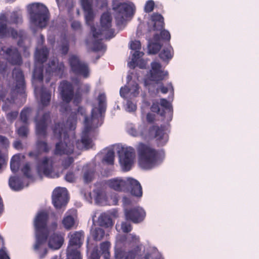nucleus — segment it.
<instances>
[{
    "instance_id": "1",
    "label": "nucleus",
    "mask_w": 259,
    "mask_h": 259,
    "mask_svg": "<svg viewBox=\"0 0 259 259\" xmlns=\"http://www.w3.org/2000/svg\"><path fill=\"white\" fill-rule=\"evenodd\" d=\"M98 107H94L92 110L91 119H88L85 115V111L82 107H79L77 111L74 110L72 112L71 117L67 122V125L69 126L70 130L75 128L76 119L82 117L84 121V128L82 132L81 141L76 143V147L79 149L83 148L88 149L92 146V141L89 136L92 131L96 127L101 125V116L103 112L105 111L106 103L105 96L103 94H100L98 98Z\"/></svg>"
},
{
    "instance_id": "2",
    "label": "nucleus",
    "mask_w": 259,
    "mask_h": 259,
    "mask_svg": "<svg viewBox=\"0 0 259 259\" xmlns=\"http://www.w3.org/2000/svg\"><path fill=\"white\" fill-rule=\"evenodd\" d=\"M79 1L80 6L84 12L86 23L91 26L94 37L95 39H102L113 37L114 31L111 28L112 19L110 14L105 13L102 15L100 20L101 30H100V33L96 32V29L92 26L95 18V14L92 8V0H79Z\"/></svg>"
},
{
    "instance_id": "3",
    "label": "nucleus",
    "mask_w": 259,
    "mask_h": 259,
    "mask_svg": "<svg viewBox=\"0 0 259 259\" xmlns=\"http://www.w3.org/2000/svg\"><path fill=\"white\" fill-rule=\"evenodd\" d=\"M136 149L138 161L143 169H150L160 164L164 158L162 151H157L149 145L139 143Z\"/></svg>"
},
{
    "instance_id": "4",
    "label": "nucleus",
    "mask_w": 259,
    "mask_h": 259,
    "mask_svg": "<svg viewBox=\"0 0 259 259\" xmlns=\"http://www.w3.org/2000/svg\"><path fill=\"white\" fill-rule=\"evenodd\" d=\"M126 130L131 136L140 137L143 140L155 138L161 145L165 144L168 140L167 135L163 132L162 129H160L156 126L148 129L145 123H142L137 127L130 123L127 125Z\"/></svg>"
},
{
    "instance_id": "5",
    "label": "nucleus",
    "mask_w": 259,
    "mask_h": 259,
    "mask_svg": "<svg viewBox=\"0 0 259 259\" xmlns=\"http://www.w3.org/2000/svg\"><path fill=\"white\" fill-rule=\"evenodd\" d=\"M47 213L45 211H41L37 213L34 220L36 236V242L34 245V249L40 254V257L42 256L40 254L39 246H42V243L44 239L46 238V234L50 233L51 231H54L57 228L56 222H54L49 226L47 227Z\"/></svg>"
},
{
    "instance_id": "6",
    "label": "nucleus",
    "mask_w": 259,
    "mask_h": 259,
    "mask_svg": "<svg viewBox=\"0 0 259 259\" xmlns=\"http://www.w3.org/2000/svg\"><path fill=\"white\" fill-rule=\"evenodd\" d=\"M105 185L117 191L130 190L131 194L136 197L142 196V189L140 183L131 178H116L106 181Z\"/></svg>"
},
{
    "instance_id": "7",
    "label": "nucleus",
    "mask_w": 259,
    "mask_h": 259,
    "mask_svg": "<svg viewBox=\"0 0 259 259\" xmlns=\"http://www.w3.org/2000/svg\"><path fill=\"white\" fill-rule=\"evenodd\" d=\"M54 136L61 140L63 138V142L57 143L55 153L56 154H69L73 152L74 148V140H71L67 137V134L63 128V124H58L53 130Z\"/></svg>"
},
{
    "instance_id": "8",
    "label": "nucleus",
    "mask_w": 259,
    "mask_h": 259,
    "mask_svg": "<svg viewBox=\"0 0 259 259\" xmlns=\"http://www.w3.org/2000/svg\"><path fill=\"white\" fill-rule=\"evenodd\" d=\"M31 26L45 27L48 20V10L42 4L36 3L29 6Z\"/></svg>"
},
{
    "instance_id": "9",
    "label": "nucleus",
    "mask_w": 259,
    "mask_h": 259,
    "mask_svg": "<svg viewBox=\"0 0 259 259\" xmlns=\"http://www.w3.org/2000/svg\"><path fill=\"white\" fill-rule=\"evenodd\" d=\"M113 9L116 14L115 19L117 25L122 24L129 18L132 17L136 11V6L132 2L119 3L116 1L113 2Z\"/></svg>"
},
{
    "instance_id": "10",
    "label": "nucleus",
    "mask_w": 259,
    "mask_h": 259,
    "mask_svg": "<svg viewBox=\"0 0 259 259\" xmlns=\"http://www.w3.org/2000/svg\"><path fill=\"white\" fill-rule=\"evenodd\" d=\"M119 161L123 170H129L133 166L136 157L135 149L131 146H118Z\"/></svg>"
},
{
    "instance_id": "11",
    "label": "nucleus",
    "mask_w": 259,
    "mask_h": 259,
    "mask_svg": "<svg viewBox=\"0 0 259 259\" xmlns=\"http://www.w3.org/2000/svg\"><path fill=\"white\" fill-rule=\"evenodd\" d=\"M52 232L53 231H51L50 233L46 234V238L44 239L42 243V246H39L40 254L42 257H40V254L35 250V252L39 255L40 258H42L47 254V251L45 245V242L47 239L49 247L53 250L59 249L64 243V239L63 234L61 233L52 234Z\"/></svg>"
},
{
    "instance_id": "12",
    "label": "nucleus",
    "mask_w": 259,
    "mask_h": 259,
    "mask_svg": "<svg viewBox=\"0 0 259 259\" xmlns=\"http://www.w3.org/2000/svg\"><path fill=\"white\" fill-rule=\"evenodd\" d=\"M42 80V69L36 67L34 69L32 84L34 87V93L37 98L38 96L40 98V101L42 105H47L49 104L50 100V94L49 92L45 91L43 88H39L38 85H40Z\"/></svg>"
},
{
    "instance_id": "13",
    "label": "nucleus",
    "mask_w": 259,
    "mask_h": 259,
    "mask_svg": "<svg viewBox=\"0 0 259 259\" xmlns=\"http://www.w3.org/2000/svg\"><path fill=\"white\" fill-rule=\"evenodd\" d=\"M72 87L71 85L67 81H63L59 87V91L61 95L63 103L61 105V111L68 110V107H66L64 104L68 103L71 99L73 100L74 104H77L81 100V96L79 94H76L73 96L72 93Z\"/></svg>"
},
{
    "instance_id": "14",
    "label": "nucleus",
    "mask_w": 259,
    "mask_h": 259,
    "mask_svg": "<svg viewBox=\"0 0 259 259\" xmlns=\"http://www.w3.org/2000/svg\"><path fill=\"white\" fill-rule=\"evenodd\" d=\"M167 75L168 72L162 69L160 64L154 61L151 63V69L145 78V85H150L151 83V81L157 82L161 81Z\"/></svg>"
},
{
    "instance_id": "15",
    "label": "nucleus",
    "mask_w": 259,
    "mask_h": 259,
    "mask_svg": "<svg viewBox=\"0 0 259 259\" xmlns=\"http://www.w3.org/2000/svg\"><path fill=\"white\" fill-rule=\"evenodd\" d=\"M130 47L132 50H135V52L133 54L132 61L128 63V66L130 68H134L137 66L140 68H144L147 62L142 58L143 53L138 51L141 48L140 42L138 40L132 41Z\"/></svg>"
},
{
    "instance_id": "16",
    "label": "nucleus",
    "mask_w": 259,
    "mask_h": 259,
    "mask_svg": "<svg viewBox=\"0 0 259 259\" xmlns=\"http://www.w3.org/2000/svg\"><path fill=\"white\" fill-rule=\"evenodd\" d=\"M56 168L53 166L52 159L45 158L38 166L37 171L40 176L43 175L49 178H55L60 176V173Z\"/></svg>"
},
{
    "instance_id": "17",
    "label": "nucleus",
    "mask_w": 259,
    "mask_h": 259,
    "mask_svg": "<svg viewBox=\"0 0 259 259\" xmlns=\"http://www.w3.org/2000/svg\"><path fill=\"white\" fill-rule=\"evenodd\" d=\"M52 201L56 208H60L65 205L68 201V192L65 188H56L52 194Z\"/></svg>"
},
{
    "instance_id": "18",
    "label": "nucleus",
    "mask_w": 259,
    "mask_h": 259,
    "mask_svg": "<svg viewBox=\"0 0 259 259\" xmlns=\"http://www.w3.org/2000/svg\"><path fill=\"white\" fill-rule=\"evenodd\" d=\"M140 93V89L136 82L128 81L127 84L121 88L120 95L121 97L126 99H131L137 97Z\"/></svg>"
},
{
    "instance_id": "19",
    "label": "nucleus",
    "mask_w": 259,
    "mask_h": 259,
    "mask_svg": "<svg viewBox=\"0 0 259 259\" xmlns=\"http://www.w3.org/2000/svg\"><path fill=\"white\" fill-rule=\"evenodd\" d=\"M69 63L72 71L76 74L87 77L89 74V69L87 65L81 63L78 58L74 55L70 57Z\"/></svg>"
},
{
    "instance_id": "20",
    "label": "nucleus",
    "mask_w": 259,
    "mask_h": 259,
    "mask_svg": "<svg viewBox=\"0 0 259 259\" xmlns=\"http://www.w3.org/2000/svg\"><path fill=\"white\" fill-rule=\"evenodd\" d=\"M49 118V114H44L39 111L35 119L36 133L38 136L43 137L46 134V121Z\"/></svg>"
},
{
    "instance_id": "21",
    "label": "nucleus",
    "mask_w": 259,
    "mask_h": 259,
    "mask_svg": "<svg viewBox=\"0 0 259 259\" xmlns=\"http://www.w3.org/2000/svg\"><path fill=\"white\" fill-rule=\"evenodd\" d=\"M125 214L127 219L137 223L143 221L146 212L142 208L137 207L130 210L125 209Z\"/></svg>"
},
{
    "instance_id": "22",
    "label": "nucleus",
    "mask_w": 259,
    "mask_h": 259,
    "mask_svg": "<svg viewBox=\"0 0 259 259\" xmlns=\"http://www.w3.org/2000/svg\"><path fill=\"white\" fill-rule=\"evenodd\" d=\"M62 224L68 230L76 228L77 222L75 211L73 210L67 212L62 221Z\"/></svg>"
},
{
    "instance_id": "23",
    "label": "nucleus",
    "mask_w": 259,
    "mask_h": 259,
    "mask_svg": "<svg viewBox=\"0 0 259 259\" xmlns=\"http://www.w3.org/2000/svg\"><path fill=\"white\" fill-rule=\"evenodd\" d=\"M8 15V14H1L0 15V36L5 37L11 35L13 37H17V32L14 30H11L10 33V30L7 27L6 22Z\"/></svg>"
},
{
    "instance_id": "24",
    "label": "nucleus",
    "mask_w": 259,
    "mask_h": 259,
    "mask_svg": "<svg viewBox=\"0 0 259 259\" xmlns=\"http://www.w3.org/2000/svg\"><path fill=\"white\" fill-rule=\"evenodd\" d=\"M150 31L161 30L163 26V18L159 14H153L148 22Z\"/></svg>"
},
{
    "instance_id": "25",
    "label": "nucleus",
    "mask_w": 259,
    "mask_h": 259,
    "mask_svg": "<svg viewBox=\"0 0 259 259\" xmlns=\"http://www.w3.org/2000/svg\"><path fill=\"white\" fill-rule=\"evenodd\" d=\"M5 53V57L10 62L14 64H19L21 62V58L19 53L14 48H9L7 50L3 49Z\"/></svg>"
},
{
    "instance_id": "26",
    "label": "nucleus",
    "mask_w": 259,
    "mask_h": 259,
    "mask_svg": "<svg viewBox=\"0 0 259 259\" xmlns=\"http://www.w3.org/2000/svg\"><path fill=\"white\" fill-rule=\"evenodd\" d=\"M69 237L70 240L68 247H69V248H74L78 249L82 243L83 237L81 232H76L73 233H70Z\"/></svg>"
},
{
    "instance_id": "27",
    "label": "nucleus",
    "mask_w": 259,
    "mask_h": 259,
    "mask_svg": "<svg viewBox=\"0 0 259 259\" xmlns=\"http://www.w3.org/2000/svg\"><path fill=\"white\" fill-rule=\"evenodd\" d=\"M13 77L16 81V90L17 92L22 93L24 89V77L22 71L19 69H15L13 72Z\"/></svg>"
},
{
    "instance_id": "28",
    "label": "nucleus",
    "mask_w": 259,
    "mask_h": 259,
    "mask_svg": "<svg viewBox=\"0 0 259 259\" xmlns=\"http://www.w3.org/2000/svg\"><path fill=\"white\" fill-rule=\"evenodd\" d=\"M64 68V65L62 63H59L56 59L53 60L51 64H49L46 68V75L52 74L58 75L60 72Z\"/></svg>"
},
{
    "instance_id": "29",
    "label": "nucleus",
    "mask_w": 259,
    "mask_h": 259,
    "mask_svg": "<svg viewBox=\"0 0 259 259\" xmlns=\"http://www.w3.org/2000/svg\"><path fill=\"white\" fill-rule=\"evenodd\" d=\"M162 108H164L166 110H168L169 111H171V104L167 100L164 99H160V104L158 102H154L151 107V110L152 112L159 113L161 115H163V112H160V107Z\"/></svg>"
},
{
    "instance_id": "30",
    "label": "nucleus",
    "mask_w": 259,
    "mask_h": 259,
    "mask_svg": "<svg viewBox=\"0 0 259 259\" xmlns=\"http://www.w3.org/2000/svg\"><path fill=\"white\" fill-rule=\"evenodd\" d=\"M94 197L96 200V203L100 205H107L108 199L104 191L101 189H97L94 191Z\"/></svg>"
},
{
    "instance_id": "31",
    "label": "nucleus",
    "mask_w": 259,
    "mask_h": 259,
    "mask_svg": "<svg viewBox=\"0 0 259 259\" xmlns=\"http://www.w3.org/2000/svg\"><path fill=\"white\" fill-rule=\"evenodd\" d=\"M9 186L14 191H19L28 184H25L23 180L18 177H11L9 179Z\"/></svg>"
},
{
    "instance_id": "32",
    "label": "nucleus",
    "mask_w": 259,
    "mask_h": 259,
    "mask_svg": "<svg viewBox=\"0 0 259 259\" xmlns=\"http://www.w3.org/2000/svg\"><path fill=\"white\" fill-rule=\"evenodd\" d=\"M139 249V247L137 246V249L135 252L132 251L124 252L120 250L116 249L115 251V259H134L136 255L137 252Z\"/></svg>"
},
{
    "instance_id": "33",
    "label": "nucleus",
    "mask_w": 259,
    "mask_h": 259,
    "mask_svg": "<svg viewBox=\"0 0 259 259\" xmlns=\"http://www.w3.org/2000/svg\"><path fill=\"white\" fill-rule=\"evenodd\" d=\"M174 55L173 49L171 47L164 49L160 53V58L164 61H168L170 60Z\"/></svg>"
},
{
    "instance_id": "34",
    "label": "nucleus",
    "mask_w": 259,
    "mask_h": 259,
    "mask_svg": "<svg viewBox=\"0 0 259 259\" xmlns=\"http://www.w3.org/2000/svg\"><path fill=\"white\" fill-rule=\"evenodd\" d=\"M91 235L96 240H101L105 235V232L101 227H93L91 230Z\"/></svg>"
},
{
    "instance_id": "35",
    "label": "nucleus",
    "mask_w": 259,
    "mask_h": 259,
    "mask_svg": "<svg viewBox=\"0 0 259 259\" xmlns=\"http://www.w3.org/2000/svg\"><path fill=\"white\" fill-rule=\"evenodd\" d=\"M99 222L101 226L100 227L108 228L111 227L113 225L110 217L106 213H102L100 215L99 218Z\"/></svg>"
},
{
    "instance_id": "36",
    "label": "nucleus",
    "mask_w": 259,
    "mask_h": 259,
    "mask_svg": "<svg viewBox=\"0 0 259 259\" xmlns=\"http://www.w3.org/2000/svg\"><path fill=\"white\" fill-rule=\"evenodd\" d=\"M48 53L46 48H43L41 51L37 50L35 55V60L37 62V63L41 64L43 63L46 59Z\"/></svg>"
},
{
    "instance_id": "37",
    "label": "nucleus",
    "mask_w": 259,
    "mask_h": 259,
    "mask_svg": "<svg viewBox=\"0 0 259 259\" xmlns=\"http://www.w3.org/2000/svg\"><path fill=\"white\" fill-rule=\"evenodd\" d=\"M78 249L68 247L67 250V259H81Z\"/></svg>"
},
{
    "instance_id": "38",
    "label": "nucleus",
    "mask_w": 259,
    "mask_h": 259,
    "mask_svg": "<svg viewBox=\"0 0 259 259\" xmlns=\"http://www.w3.org/2000/svg\"><path fill=\"white\" fill-rule=\"evenodd\" d=\"M21 159L20 155H15L13 156L11 160V168L13 171H16L19 167L20 161Z\"/></svg>"
},
{
    "instance_id": "39",
    "label": "nucleus",
    "mask_w": 259,
    "mask_h": 259,
    "mask_svg": "<svg viewBox=\"0 0 259 259\" xmlns=\"http://www.w3.org/2000/svg\"><path fill=\"white\" fill-rule=\"evenodd\" d=\"M103 161L109 164H112L114 159V153L113 149L105 150Z\"/></svg>"
},
{
    "instance_id": "40",
    "label": "nucleus",
    "mask_w": 259,
    "mask_h": 259,
    "mask_svg": "<svg viewBox=\"0 0 259 259\" xmlns=\"http://www.w3.org/2000/svg\"><path fill=\"white\" fill-rule=\"evenodd\" d=\"M116 228L118 232L122 231L123 232H128L132 229L131 225L126 222L117 224L116 226Z\"/></svg>"
},
{
    "instance_id": "41",
    "label": "nucleus",
    "mask_w": 259,
    "mask_h": 259,
    "mask_svg": "<svg viewBox=\"0 0 259 259\" xmlns=\"http://www.w3.org/2000/svg\"><path fill=\"white\" fill-rule=\"evenodd\" d=\"M78 170H75L74 172H68L66 176L65 180L69 182H74L76 180L78 175Z\"/></svg>"
},
{
    "instance_id": "42",
    "label": "nucleus",
    "mask_w": 259,
    "mask_h": 259,
    "mask_svg": "<svg viewBox=\"0 0 259 259\" xmlns=\"http://www.w3.org/2000/svg\"><path fill=\"white\" fill-rule=\"evenodd\" d=\"M22 21L21 15L19 12H13L11 15V21L14 23H19Z\"/></svg>"
},
{
    "instance_id": "43",
    "label": "nucleus",
    "mask_w": 259,
    "mask_h": 259,
    "mask_svg": "<svg viewBox=\"0 0 259 259\" xmlns=\"http://www.w3.org/2000/svg\"><path fill=\"white\" fill-rule=\"evenodd\" d=\"M161 48L159 43H150L148 46L149 53L150 54L156 53Z\"/></svg>"
},
{
    "instance_id": "44",
    "label": "nucleus",
    "mask_w": 259,
    "mask_h": 259,
    "mask_svg": "<svg viewBox=\"0 0 259 259\" xmlns=\"http://www.w3.org/2000/svg\"><path fill=\"white\" fill-rule=\"evenodd\" d=\"M110 247V243L108 242L102 243L101 244V250L102 253L104 254V256L106 258H108L109 254V249Z\"/></svg>"
},
{
    "instance_id": "45",
    "label": "nucleus",
    "mask_w": 259,
    "mask_h": 259,
    "mask_svg": "<svg viewBox=\"0 0 259 259\" xmlns=\"http://www.w3.org/2000/svg\"><path fill=\"white\" fill-rule=\"evenodd\" d=\"M20 125L19 123H17V127H18L17 129V133L18 135L21 137H25L28 134V131L26 127V126L25 125H23L20 127H18V126Z\"/></svg>"
},
{
    "instance_id": "46",
    "label": "nucleus",
    "mask_w": 259,
    "mask_h": 259,
    "mask_svg": "<svg viewBox=\"0 0 259 259\" xmlns=\"http://www.w3.org/2000/svg\"><path fill=\"white\" fill-rule=\"evenodd\" d=\"M31 110L29 108L24 109L21 113L20 118L23 123H26L28 117L30 114Z\"/></svg>"
},
{
    "instance_id": "47",
    "label": "nucleus",
    "mask_w": 259,
    "mask_h": 259,
    "mask_svg": "<svg viewBox=\"0 0 259 259\" xmlns=\"http://www.w3.org/2000/svg\"><path fill=\"white\" fill-rule=\"evenodd\" d=\"M155 6V3L152 0H149L146 2L145 7L144 11L145 12L149 13L153 11Z\"/></svg>"
},
{
    "instance_id": "48",
    "label": "nucleus",
    "mask_w": 259,
    "mask_h": 259,
    "mask_svg": "<svg viewBox=\"0 0 259 259\" xmlns=\"http://www.w3.org/2000/svg\"><path fill=\"white\" fill-rule=\"evenodd\" d=\"M37 147L40 152H47L49 151L50 148L45 142L38 141L37 143Z\"/></svg>"
},
{
    "instance_id": "49",
    "label": "nucleus",
    "mask_w": 259,
    "mask_h": 259,
    "mask_svg": "<svg viewBox=\"0 0 259 259\" xmlns=\"http://www.w3.org/2000/svg\"><path fill=\"white\" fill-rule=\"evenodd\" d=\"M94 177L93 171H88L85 172L83 175V180L85 183L90 182L92 181Z\"/></svg>"
},
{
    "instance_id": "50",
    "label": "nucleus",
    "mask_w": 259,
    "mask_h": 259,
    "mask_svg": "<svg viewBox=\"0 0 259 259\" xmlns=\"http://www.w3.org/2000/svg\"><path fill=\"white\" fill-rule=\"evenodd\" d=\"M137 106L136 104L133 102L127 100V103L125 106V110L128 112H132L136 110Z\"/></svg>"
},
{
    "instance_id": "51",
    "label": "nucleus",
    "mask_w": 259,
    "mask_h": 259,
    "mask_svg": "<svg viewBox=\"0 0 259 259\" xmlns=\"http://www.w3.org/2000/svg\"><path fill=\"white\" fill-rule=\"evenodd\" d=\"M22 171H23V172L24 173L26 177L28 178H30L31 177L30 166L28 163L26 164L24 166V167L22 169Z\"/></svg>"
},
{
    "instance_id": "52",
    "label": "nucleus",
    "mask_w": 259,
    "mask_h": 259,
    "mask_svg": "<svg viewBox=\"0 0 259 259\" xmlns=\"http://www.w3.org/2000/svg\"><path fill=\"white\" fill-rule=\"evenodd\" d=\"M105 46L101 42H97L94 45V50L96 51H104L105 50Z\"/></svg>"
},
{
    "instance_id": "53",
    "label": "nucleus",
    "mask_w": 259,
    "mask_h": 259,
    "mask_svg": "<svg viewBox=\"0 0 259 259\" xmlns=\"http://www.w3.org/2000/svg\"><path fill=\"white\" fill-rule=\"evenodd\" d=\"M0 259H10L6 249L4 247L0 249Z\"/></svg>"
},
{
    "instance_id": "54",
    "label": "nucleus",
    "mask_w": 259,
    "mask_h": 259,
    "mask_svg": "<svg viewBox=\"0 0 259 259\" xmlns=\"http://www.w3.org/2000/svg\"><path fill=\"white\" fill-rule=\"evenodd\" d=\"M118 202V198L116 195L110 196L108 199L107 205H116Z\"/></svg>"
},
{
    "instance_id": "55",
    "label": "nucleus",
    "mask_w": 259,
    "mask_h": 259,
    "mask_svg": "<svg viewBox=\"0 0 259 259\" xmlns=\"http://www.w3.org/2000/svg\"><path fill=\"white\" fill-rule=\"evenodd\" d=\"M161 36L162 39L169 40L170 39L169 32L165 30L161 31Z\"/></svg>"
},
{
    "instance_id": "56",
    "label": "nucleus",
    "mask_w": 259,
    "mask_h": 259,
    "mask_svg": "<svg viewBox=\"0 0 259 259\" xmlns=\"http://www.w3.org/2000/svg\"><path fill=\"white\" fill-rule=\"evenodd\" d=\"M123 204L126 206L133 203V201L130 197H124L122 199Z\"/></svg>"
},
{
    "instance_id": "57",
    "label": "nucleus",
    "mask_w": 259,
    "mask_h": 259,
    "mask_svg": "<svg viewBox=\"0 0 259 259\" xmlns=\"http://www.w3.org/2000/svg\"><path fill=\"white\" fill-rule=\"evenodd\" d=\"M128 239L130 240H132L136 244H138L139 242V237L136 235L133 234H130L128 235Z\"/></svg>"
},
{
    "instance_id": "58",
    "label": "nucleus",
    "mask_w": 259,
    "mask_h": 259,
    "mask_svg": "<svg viewBox=\"0 0 259 259\" xmlns=\"http://www.w3.org/2000/svg\"><path fill=\"white\" fill-rule=\"evenodd\" d=\"M61 52L62 54H66L68 50V43L66 41H65L64 42H63L62 46H61V48L60 49Z\"/></svg>"
},
{
    "instance_id": "59",
    "label": "nucleus",
    "mask_w": 259,
    "mask_h": 259,
    "mask_svg": "<svg viewBox=\"0 0 259 259\" xmlns=\"http://www.w3.org/2000/svg\"><path fill=\"white\" fill-rule=\"evenodd\" d=\"M81 25L79 22L75 21L71 23V27L74 30H78L80 28Z\"/></svg>"
},
{
    "instance_id": "60",
    "label": "nucleus",
    "mask_w": 259,
    "mask_h": 259,
    "mask_svg": "<svg viewBox=\"0 0 259 259\" xmlns=\"http://www.w3.org/2000/svg\"><path fill=\"white\" fill-rule=\"evenodd\" d=\"M155 118V114L148 113L147 115V120L148 122H151L154 121Z\"/></svg>"
},
{
    "instance_id": "61",
    "label": "nucleus",
    "mask_w": 259,
    "mask_h": 259,
    "mask_svg": "<svg viewBox=\"0 0 259 259\" xmlns=\"http://www.w3.org/2000/svg\"><path fill=\"white\" fill-rule=\"evenodd\" d=\"M18 115V112H13L10 113H9L7 115L8 118L10 120H12L14 119H15Z\"/></svg>"
},
{
    "instance_id": "62",
    "label": "nucleus",
    "mask_w": 259,
    "mask_h": 259,
    "mask_svg": "<svg viewBox=\"0 0 259 259\" xmlns=\"http://www.w3.org/2000/svg\"><path fill=\"white\" fill-rule=\"evenodd\" d=\"M99 255L98 253L97 252V250H94L93 251V252L91 253V256L89 258V259H99Z\"/></svg>"
},
{
    "instance_id": "63",
    "label": "nucleus",
    "mask_w": 259,
    "mask_h": 259,
    "mask_svg": "<svg viewBox=\"0 0 259 259\" xmlns=\"http://www.w3.org/2000/svg\"><path fill=\"white\" fill-rule=\"evenodd\" d=\"M0 143L5 146L9 144L8 140L5 137L2 136H0Z\"/></svg>"
},
{
    "instance_id": "64",
    "label": "nucleus",
    "mask_w": 259,
    "mask_h": 259,
    "mask_svg": "<svg viewBox=\"0 0 259 259\" xmlns=\"http://www.w3.org/2000/svg\"><path fill=\"white\" fill-rule=\"evenodd\" d=\"M72 162L73 159L71 158H68L64 161L63 163L64 166L65 168L67 167L68 166L70 165V164H71L72 163Z\"/></svg>"
}]
</instances>
